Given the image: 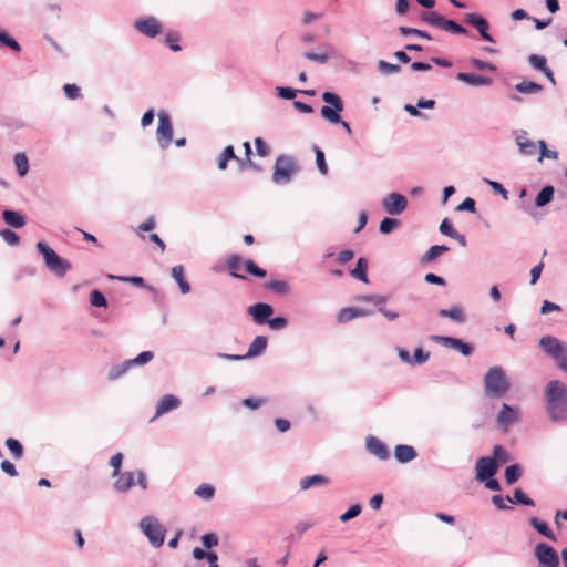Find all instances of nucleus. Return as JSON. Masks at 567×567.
Returning a JSON list of instances; mask_svg holds the SVG:
<instances>
[{
	"label": "nucleus",
	"mask_w": 567,
	"mask_h": 567,
	"mask_svg": "<svg viewBox=\"0 0 567 567\" xmlns=\"http://www.w3.org/2000/svg\"><path fill=\"white\" fill-rule=\"evenodd\" d=\"M265 286L267 289L280 296H285L289 292V285L285 280H270Z\"/></svg>",
	"instance_id": "nucleus-40"
},
{
	"label": "nucleus",
	"mask_w": 567,
	"mask_h": 567,
	"mask_svg": "<svg viewBox=\"0 0 567 567\" xmlns=\"http://www.w3.org/2000/svg\"><path fill=\"white\" fill-rule=\"evenodd\" d=\"M361 512H362V506L359 503L353 504L343 514H341L339 516V519L342 523H347V522L355 518L357 516H359L361 514Z\"/></svg>",
	"instance_id": "nucleus-48"
},
{
	"label": "nucleus",
	"mask_w": 567,
	"mask_h": 567,
	"mask_svg": "<svg viewBox=\"0 0 567 567\" xmlns=\"http://www.w3.org/2000/svg\"><path fill=\"white\" fill-rule=\"evenodd\" d=\"M515 90L522 94H537L542 92L543 85L533 81H522L515 85Z\"/></svg>",
	"instance_id": "nucleus-35"
},
{
	"label": "nucleus",
	"mask_w": 567,
	"mask_h": 567,
	"mask_svg": "<svg viewBox=\"0 0 567 567\" xmlns=\"http://www.w3.org/2000/svg\"><path fill=\"white\" fill-rule=\"evenodd\" d=\"M245 269L248 274L257 278H265L267 276V271L259 267L252 259L245 261Z\"/></svg>",
	"instance_id": "nucleus-45"
},
{
	"label": "nucleus",
	"mask_w": 567,
	"mask_h": 567,
	"mask_svg": "<svg viewBox=\"0 0 567 567\" xmlns=\"http://www.w3.org/2000/svg\"><path fill=\"white\" fill-rule=\"evenodd\" d=\"M230 159H236L237 162L240 161V158L236 156L234 147L228 145L224 148L219 156L218 168L220 171H225L227 168L228 161Z\"/></svg>",
	"instance_id": "nucleus-36"
},
{
	"label": "nucleus",
	"mask_w": 567,
	"mask_h": 567,
	"mask_svg": "<svg viewBox=\"0 0 567 567\" xmlns=\"http://www.w3.org/2000/svg\"><path fill=\"white\" fill-rule=\"evenodd\" d=\"M90 303L96 308L107 307V300L105 296L97 289H94L90 292Z\"/></svg>",
	"instance_id": "nucleus-46"
},
{
	"label": "nucleus",
	"mask_w": 567,
	"mask_h": 567,
	"mask_svg": "<svg viewBox=\"0 0 567 567\" xmlns=\"http://www.w3.org/2000/svg\"><path fill=\"white\" fill-rule=\"evenodd\" d=\"M158 126L156 131L157 142L161 148L165 150L168 147L173 137V125L171 116L165 111H159L158 114Z\"/></svg>",
	"instance_id": "nucleus-11"
},
{
	"label": "nucleus",
	"mask_w": 567,
	"mask_h": 567,
	"mask_svg": "<svg viewBox=\"0 0 567 567\" xmlns=\"http://www.w3.org/2000/svg\"><path fill=\"white\" fill-rule=\"evenodd\" d=\"M276 93L277 96L282 100H293L299 93V90L292 89L290 86H277Z\"/></svg>",
	"instance_id": "nucleus-54"
},
{
	"label": "nucleus",
	"mask_w": 567,
	"mask_h": 567,
	"mask_svg": "<svg viewBox=\"0 0 567 567\" xmlns=\"http://www.w3.org/2000/svg\"><path fill=\"white\" fill-rule=\"evenodd\" d=\"M35 248L43 257L47 268L56 277L62 278L71 270V262L60 257L45 241H38Z\"/></svg>",
	"instance_id": "nucleus-5"
},
{
	"label": "nucleus",
	"mask_w": 567,
	"mask_h": 567,
	"mask_svg": "<svg viewBox=\"0 0 567 567\" xmlns=\"http://www.w3.org/2000/svg\"><path fill=\"white\" fill-rule=\"evenodd\" d=\"M241 258L237 254H233L228 257L227 260V268L229 270V275L237 279H246V276L238 272V269L240 268Z\"/></svg>",
	"instance_id": "nucleus-33"
},
{
	"label": "nucleus",
	"mask_w": 567,
	"mask_h": 567,
	"mask_svg": "<svg viewBox=\"0 0 567 567\" xmlns=\"http://www.w3.org/2000/svg\"><path fill=\"white\" fill-rule=\"evenodd\" d=\"M511 388L502 367L496 365L488 369L484 375V391L486 395L502 398Z\"/></svg>",
	"instance_id": "nucleus-4"
},
{
	"label": "nucleus",
	"mask_w": 567,
	"mask_h": 567,
	"mask_svg": "<svg viewBox=\"0 0 567 567\" xmlns=\"http://www.w3.org/2000/svg\"><path fill=\"white\" fill-rule=\"evenodd\" d=\"M529 526H532L538 534L546 537L551 542H556L557 537L548 526V524L537 517H530L528 519Z\"/></svg>",
	"instance_id": "nucleus-24"
},
{
	"label": "nucleus",
	"mask_w": 567,
	"mask_h": 567,
	"mask_svg": "<svg viewBox=\"0 0 567 567\" xmlns=\"http://www.w3.org/2000/svg\"><path fill=\"white\" fill-rule=\"evenodd\" d=\"M492 457L497 462L498 466L501 464H505V463L509 462V460H511L508 452L502 445H495L493 447V456Z\"/></svg>",
	"instance_id": "nucleus-50"
},
{
	"label": "nucleus",
	"mask_w": 567,
	"mask_h": 567,
	"mask_svg": "<svg viewBox=\"0 0 567 567\" xmlns=\"http://www.w3.org/2000/svg\"><path fill=\"white\" fill-rule=\"evenodd\" d=\"M483 182L486 183L495 194L501 195L504 199L508 198V192L501 183L488 178H483Z\"/></svg>",
	"instance_id": "nucleus-61"
},
{
	"label": "nucleus",
	"mask_w": 567,
	"mask_h": 567,
	"mask_svg": "<svg viewBox=\"0 0 567 567\" xmlns=\"http://www.w3.org/2000/svg\"><path fill=\"white\" fill-rule=\"evenodd\" d=\"M267 324L269 326V328L271 330H281L287 327L288 320L286 317H282V316H278V317H274V318L270 317L269 321H267Z\"/></svg>",
	"instance_id": "nucleus-63"
},
{
	"label": "nucleus",
	"mask_w": 567,
	"mask_h": 567,
	"mask_svg": "<svg viewBox=\"0 0 567 567\" xmlns=\"http://www.w3.org/2000/svg\"><path fill=\"white\" fill-rule=\"evenodd\" d=\"M127 372L125 368H123L122 363L113 364L109 371L107 379L110 381H115Z\"/></svg>",
	"instance_id": "nucleus-64"
},
{
	"label": "nucleus",
	"mask_w": 567,
	"mask_h": 567,
	"mask_svg": "<svg viewBox=\"0 0 567 567\" xmlns=\"http://www.w3.org/2000/svg\"><path fill=\"white\" fill-rule=\"evenodd\" d=\"M0 45L7 47L14 52L21 51V45L19 42L3 30H0Z\"/></svg>",
	"instance_id": "nucleus-41"
},
{
	"label": "nucleus",
	"mask_w": 567,
	"mask_h": 567,
	"mask_svg": "<svg viewBox=\"0 0 567 567\" xmlns=\"http://www.w3.org/2000/svg\"><path fill=\"white\" fill-rule=\"evenodd\" d=\"M0 236L10 246H17L20 243V236L9 228L1 229Z\"/></svg>",
	"instance_id": "nucleus-56"
},
{
	"label": "nucleus",
	"mask_w": 567,
	"mask_h": 567,
	"mask_svg": "<svg viewBox=\"0 0 567 567\" xmlns=\"http://www.w3.org/2000/svg\"><path fill=\"white\" fill-rule=\"evenodd\" d=\"M475 471V480L483 482L485 478L494 476L497 473L498 464L493 457L482 456L476 461Z\"/></svg>",
	"instance_id": "nucleus-15"
},
{
	"label": "nucleus",
	"mask_w": 567,
	"mask_h": 567,
	"mask_svg": "<svg viewBox=\"0 0 567 567\" xmlns=\"http://www.w3.org/2000/svg\"><path fill=\"white\" fill-rule=\"evenodd\" d=\"M115 477L113 487L118 493H126L133 486H140L143 491L148 488L146 474L142 470L121 472Z\"/></svg>",
	"instance_id": "nucleus-6"
},
{
	"label": "nucleus",
	"mask_w": 567,
	"mask_h": 567,
	"mask_svg": "<svg viewBox=\"0 0 567 567\" xmlns=\"http://www.w3.org/2000/svg\"><path fill=\"white\" fill-rule=\"evenodd\" d=\"M408 207V199L404 195L400 193L392 192L383 197L382 199V208L389 215H400Z\"/></svg>",
	"instance_id": "nucleus-13"
},
{
	"label": "nucleus",
	"mask_w": 567,
	"mask_h": 567,
	"mask_svg": "<svg viewBox=\"0 0 567 567\" xmlns=\"http://www.w3.org/2000/svg\"><path fill=\"white\" fill-rule=\"evenodd\" d=\"M464 21L465 23L474 28L484 41L495 43V39L493 38L492 34L488 33L491 25L485 17L478 13H466L464 16Z\"/></svg>",
	"instance_id": "nucleus-12"
},
{
	"label": "nucleus",
	"mask_w": 567,
	"mask_h": 567,
	"mask_svg": "<svg viewBox=\"0 0 567 567\" xmlns=\"http://www.w3.org/2000/svg\"><path fill=\"white\" fill-rule=\"evenodd\" d=\"M421 19L429 25L439 28L452 34L467 33V30L463 25L458 24L454 20L445 19L435 11H423L421 14Z\"/></svg>",
	"instance_id": "nucleus-9"
},
{
	"label": "nucleus",
	"mask_w": 567,
	"mask_h": 567,
	"mask_svg": "<svg viewBox=\"0 0 567 567\" xmlns=\"http://www.w3.org/2000/svg\"><path fill=\"white\" fill-rule=\"evenodd\" d=\"M135 29L148 38H155L162 31V25L154 17L137 19L134 22Z\"/></svg>",
	"instance_id": "nucleus-17"
},
{
	"label": "nucleus",
	"mask_w": 567,
	"mask_h": 567,
	"mask_svg": "<svg viewBox=\"0 0 567 567\" xmlns=\"http://www.w3.org/2000/svg\"><path fill=\"white\" fill-rule=\"evenodd\" d=\"M274 307L266 302H257L247 308L256 324H266L274 313Z\"/></svg>",
	"instance_id": "nucleus-16"
},
{
	"label": "nucleus",
	"mask_w": 567,
	"mask_h": 567,
	"mask_svg": "<svg viewBox=\"0 0 567 567\" xmlns=\"http://www.w3.org/2000/svg\"><path fill=\"white\" fill-rule=\"evenodd\" d=\"M367 270H368V260L363 257H360L357 260L355 267L350 270V275L353 278H355L364 284H368L369 280H368Z\"/></svg>",
	"instance_id": "nucleus-30"
},
{
	"label": "nucleus",
	"mask_w": 567,
	"mask_h": 567,
	"mask_svg": "<svg viewBox=\"0 0 567 567\" xmlns=\"http://www.w3.org/2000/svg\"><path fill=\"white\" fill-rule=\"evenodd\" d=\"M449 251V247L445 245H433L430 249L422 256V262H431L436 259L440 255Z\"/></svg>",
	"instance_id": "nucleus-37"
},
{
	"label": "nucleus",
	"mask_w": 567,
	"mask_h": 567,
	"mask_svg": "<svg viewBox=\"0 0 567 567\" xmlns=\"http://www.w3.org/2000/svg\"><path fill=\"white\" fill-rule=\"evenodd\" d=\"M523 468L520 464L514 463L505 468L504 476L507 485L515 484L522 476Z\"/></svg>",
	"instance_id": "nucleus-32"
},
{
	"label": "nucleus",
	"mask_w": 567,
	"mask_h": 567,
	"mask_svg": "<svg viewBox=\"0 0 567 567\" xmlns=\"http://www.w3.org/2000/svg\"><path fill=\"white\" fill-rule=\"evenodd\" d=\"M107 278H110L112 280H118V281H124V282H132L133 285H135L137 287L146 288L150 291H155L154 287L146 285V282H145L143 277H138V276L124 277V276H115V275L109 274Z\"/></svg>",
	"instance_id": "nucleus-34"
},
{
	"label": "nucleus",
	"mask_w": 567,
	"mask_h": 567,
	"mask_svg": "<svg viewBox=\"0 0 567 567\" xmlns=\"http://www.w3.org/2000/svg\"><path fill=\"white\" fill-rule=\"evenodd\" d=\"M528 63L533 69L542 73L545 72V70L547 69V60L543 55L530 54L528 56Z\"/></svg>",
	"instance_id": "nucleus-44"
},
{
	"label": "nucleus",
	"mask_w": 567,
	"mask_h": 567,
	"mask_svg": "<svg viewBox=\"0 0 567 567\" xmlns=\"http://www.w3.org/2000/svg\"><path fill=\"white\" fill-rule=\"evenodd\" d=\"M181 37L178 32L171 31L165 37V43L169 47V49L174 52H179L182 47L177 43Z\"/></svg>",
	"instance_id": "nucleus-53"
},
{
	"label": "nucleus",
	"mask_w": 567,
	"mask_h": 567,
	"mask_svg": "<svg viewBox=\"0 0 567 567\" xmlns=\"http://www.w3.org/2000/svg\"><path fill=\"white\" fill-rule=\"evenodd\" d=\"M538 346L544 353L555 360L560 370L567 373V342L547 334L539 339Z\"/></svg>",
	"instance_id": "nucleus-3"
},
{
	"label": "nucleus",
	"mask_w": 567,
	"mask_h": 567,
	"mask_svg": "<svg viewBox=\"0 0 567 567\" xmlns=\"http://www.w3.org/2000/svg\"><path fill=\"white\" fill-rule=\"evenodd\" d=\"M2 219L6 224L13 228H21L25 225L27 220L23 214L12 209H4L2 212Z\"/></svg>",
	"instance_id": "nucleus-25"
},
{
	"label": "nucleus",
	"mask_w": 567,
	"mask_h": 567,
	"mask_svg": "<svg viewBox=\"0 0 567 567\" xmlns=\"http://www.w3.org/2000/svg\"><path fill=\"white\" fill-rule=\"evenodd\" d=\"M555 188L553 185L544 186L535 197V206L544 207L554 199Z\"/></svg>",
	"instance_id": "nucleus-29"
},
{
	"label": "nucleus",
	"mask_w": 567,
	"mask_h": 567,
	"mask_svg": "<svg viewBox=\"0 0 567 567\" xmlns=\"http://www.w3.org/2000/svg\"><path fill=\"white\" fill-rule=\"evenodd\" d=\"M203 546L210 550L213 547L218 545V537L215 533H207L200 537Z\"/></svg>",
	"instance_id": "nucleus-62"
},
{
	"label": "nucleus",
	"mask_w": 567,
	"mask_h": 567,
	"mask_svg": "<svg viewBox=\"0 0 567 567\" xmlns=\"http://www.w3.org/2000/svg\"><path fill=\"white\" fill-rule=\"evenodd\" d=\"M297 169V163L292 156L279 155L274 166L272 182L276 184H287L291 181Z\"/></svg>",
	"instance_id": "nucleus-8"
},
{
	"label": "nucleus",
	"mask_w": 567,
	"mask_h": 567,
	"mask_svg": "<svg viewBox=\"0 0 567 567\" xmlns=\"http://www.w3.org/2000/svg\"><path fill=\"white\" fill-rule=\"evenodd\" d=\"M399 225H400L399 219H395L392 217H384L379 225V231L381 234L386 235V234L392 233L395 228H398Z\"/></svg>",
	"instance_id": "nucleus-42"
},
{
	"label": "nucleus",
	"mask_w": 567,
	"mask_h": 567,
	"mask_svg": "<svg viewBox=\"0 0 567 567\" xmlns=\"http://www.w3.org/2000/svg\"><path fill=\"white\" fill-rule=\"evenodd\" d=\"M378 70L382 74L389 75V74L399 73L401 68L399 64H393V63L386 62L384 60H380L378 62Z\"/></svg>",
	"instance_id": "nucleus-52"
},
{
	"label": "nucleus",
	"mask_w": 567,
	"mask_h": 567,
	"mask_svg": "<svg viewBox=\"0 0 567 567\" xmlns=\"http://www.w3.org/2000/svg\"><path fill=\"white\" fill-rule=\"evenodd\" d=\"M544 401L550 422H567V385L563 381L550 380L546 384Z\"/></svg>",
	"instance_id": "nucleus-1"
},
{
	"label": "nucleus",
	"mask_w": 567,
	"mask_h": 567,
	"mask_svg": "<svg viewBox=\"0 0 567 567\" xmlns=\"http://www.w3.org/2000/svg\"><path fill=\"white\" fill-rule=\"evenodd\" d=\"M430 339L437 343V344H441L445 348H450L452 349L453 346L455 344L457 338L455 337H450V336H439V334H432L430 336Z\"/></svg>",
	"instance_id": "nucleus-55"
},
{
	"label": "nucleus",
	"mask_w": 567,
	"mask_h": 567,
	"mask_svg": "<svg viewBox=\"0 0 567 567\" xmlns=\"http://www.w3.org/2000/svg\"><path fill=\"white\" fill-rule=\"evenodd\" d=\"M184 267L182 265L174 266L172 268V277L177 282L182 293H188L190 291V285L185 279Z\"/></svg>",
	"instance_id": "nucleus-28"
},
{
	"label": "nucleus",
	"mask_w": 567,
	"mask_h": 567,
	"mask_svg": "<svg viewBox=\"0 0 567 567\" xmlns=\"http://www.w3.org/2000/svg\"><path fill=\"white\" fill-rule=\"evenodd\" d=\"M365 449L370 454L374 455L381 461L388 460L390 457L388 446L375 436L370 435L367 437Z\"/></svg>",
	"instance_id": "nucleus-18"
},
{
	"label": "nucleus",
	"mask_w": 567,
	"mask_h": 567,
	"mask_svg": "<svg viewBox=\"0 0 567 567\" xmlns=\"http://www.w3.org/2000/svg\"><path fill=\"white\" fill-rule=\"evenodd\" d=\"M267 344V337L257 336L249 344L248 351L246 352L247 359L261 355L266 351Z\"/></svg>",
	"instance_id": "nucleus-26"
},
{
	"label": "nucleus",
	"mask_w": 567,
	"mask_h": 567,
	"mask_svg": "<svg viewBox=\"0 0 567 567\" xmlns=\"http://www.w3.org/2000/svg\"><path fill=\"white\" fill-rule=\"evenodd\" d=\"M518 152L524 156H532L536 153V143L533 141L519 142Z\"/></svg>",
	"instance_id": "nucleus-60"
},
{
	"label": "nucleus",
	"mask_w": 567,
	"mask_h": 567,
	"mask_svg": "<svg viewBox=\"0 0 567 567\" xmlns=\"http://www.w3.org/2000/svg\"><path fill=\"white\" fill-rule=\"evenodd\" d=\"M534 556L538 567H558L560 563L556 549L546 543H539L535 546Z\"/></svg>",
	"instance_id": "nucleus-10"
},
{
	"label": "nucleus",
	"mask_w": 567,
	"mask_h": 567,
	"mask_svg": "<svg viewBox=\"0 0 567 567\" xmlns=\"http://www.w3.org/2000/svg\"><path fill=\"white\" fill-rule=\"evenodd\" d=\"M437 315L440 318H449L458 324H463L466 321V315L461 305H454L449 309H440Z\"/></svg>",
	"instance_id": "nucleus-21"
},
{
	"label": "nucleus",
	"mask_w": 567,
	"mask_h": 567,
	"mask_svg": "<svg viewBox=\"0 0 567 567\" xmlns=\"http://www.w3.org/2000/svg\"><path fill=\"white\" fill-rule=\"evenodd\" d=\"M327 484H329V478L322 474H315L311 476H306L302 480H300V483H299L300 488L302 491H306V489H308L310 487H315V486H324Z\"/></svg>",
	"instance_id": "nucleus-27"
},
{
	"label": "nucleus",
	"mask_w": 567,
	"mask_h": 567,
	"mask_svg": "<svg viewBox=\"0 0 567 567\" xmlns=\"http://www.w3.org/2000/svg\"><path fill=\"white\" fill-rule=\"evenodd\" d=\"M470 64L481 71L496 72L497 68L488 61H483L476 58L470 60Z\"/></svg>",
	"instance_id": "nucleus-57"
},
{
	"label": "nucleus",
	"mask_w": 567,
	"mask_h": 567,
	"mask_svg": "<svg viewBox=\"0 0 567 567\" xmlns=\"http://www.w3.org/2000/svg\"><path fill=\"white\" fill-rule=\"evenodd\" d=\"M181 405V400L173 395V394H165L157 403L156 406V413L152 421H154L156 417L177 409Z\"/></svg>",
	"instance_id": "nucleus-20"
},
{
	"label": "nucleus",
	"mask_w": 567,
	"mask_h": 567,
	"mask_svg": "<svg viewBox=\"0 0 567 567\" xmlns=\"http://www.w3.org/2000/svg\"><path fill=\"white\" fill-rule=\"evenodd\" d=\"M372 313L371 310L362 309V308H354V307H347L342 308L337 316V319L339 322H348L354 318L359 317H367Z\"/></svg>",
	"instance_id": "nucleus-22"
},
{
	"label": "nucleus",
	"mask_w": 567,
	"mask_h": 567,
	"mask_svg": "<svg viewBox=\"0 0 567 567\" xmlns=\"http://www.w3.org/2000/svg\"><path fill=\"white\" fill-rule=\"evenodd\" d=\"M140 529L154 548H159L165 540L166 529L154 516H145L138 523Z\"/></svg>",
	"instance_id": "nucleus-7"
},
{
	"label": "nucleus",
	"mask_w": 567,
	"mask_h": 567,
	"mask_svg": "<svg viewBox=\"0 0 567 567\" xmlns=\"http://www.w3.org/2000/svg\"><path fill=\"white\" fill-rule=\"evenodd\" d=\"M6 446L12 454L14 460H20L23 456V446L19 440L9 437L6 440Z\"/></svg>",
	"instance_id": "nucleus-38"
},
{
	"label": "nucleus",
	"mask_w": 567,
	"mask_h": 567,
	"mask_svg": "<svg viewBox=\"0 0 567 567\" xmlns=\"http://www.w3.org/2000/svg\"><path fill=\"white\" fill-rule=\"evenodd\" d=\"M430 358V352L424 351L421 347L416 348L414 350L413 355L411 357V364H423L425 363Z\"/></svg>",
	"instance_id": "nucleus-58"
},
{
	"label": "nucleus",
	"mask_w": 567,
	"mask_h": 567,
	"mask_svg": "<svg viewBox=\"0 0 567 567\" xmlns=\"http://www.w3.org/2000/svg\"><path fill=\"white\" fill-rule=\"evenodd\" d=\"M321 99L328 105L321 107L320 115L332 124H340L348 134H351L350 124L340 116V113L343 111L342 99L337 93L330 91L323 92Z\"/></svg>",
	"instance_id": "nucleus-2"
},
{
	"label": "nucleus",
	"mask_w": 567,
	"mask_h": 567,
	"mask_svg": "<svg viewBox=\"0 0 567 567\" xmlns=\"http://www.w3.org/2000/svg\"><path fill=\"white\" fill-rule=\"evenodd\" d=\"M506 499L512 504L523 505V506H535V502L525 494L520 488H515L513 492V496H506Z\"/></svg>",
	"instance_id": "nucleus-31"
},
{
	"label": "nucleus",
	"mask_w": 567,
	"mask_h": 567,
	"mask_svg": "<svg viewBox=\"0 0 567 567\" xmlns=\"http://www.w3.org/2000/svg\"><path fill=\"white\" fill-rule=\"evenodd\" d=\"M14 165L19 176L23 177L29 172V159L24 153H17L14 155Z\"/></svg>",
	"instance_id": "nucleus-39"
},
{
	"label": "nucleus",
	"mask_w": 567,
	"mask_h": 567,
	"mask_svg": "<svg viewBox=\"0 0 567 567\" xmlns=\"http://www.w3.org/2000/svg\"><path fill=\"white\" fill-rule=\"evenodd\" d=\"M195 495L206 501H209L215 495V487L210 484H202L195 489Z\"/></svg>",
	"instance_id": "nucleus-51"
},
{
	"label": "nucleus",
	"mask_w": 567,
	"mask_h": 567,
	"mask_svg": "<svg viewBox=\"0 0 567 567\" xmlns=\"http://www.w3.org/2000/svg\"><path fill=\"white\" fill-rule=\"evenodd\" d=\"M519 409L513 408L507 403L502 404V410L499 411L496 417L498 429H501L503 432H506L511 425L519 422Z\"/></svg>",
	"instance_id": "nucleus-14"
},
{
	"label": "nucleus",
	"mask_w": 567,
	"mask_h": 567,
	"mask_svg": "<svg viewBox=\"0 0 567 567\" xmlns=\"http://www.w3.org/2000/svg\"><path fill=\"white\" fill-rule=\"evenodd\" d=\"M456 80L470 86H489L493 83V79L489 76L467 72H458Z\"/></svg>",
	"instance_id": "nucleus-19"
},
{
	"label": "nucleus",
	"mask_w": 567,
	"mask_h": 567,
	"mask_svg": "<svg viewBox=\"0 0 567 567\" xmlns=\"http://www.w3.org/2000/svg\"><path fill=\"white\" fill-rule=\"evenodd\" d=\"M537 145L539 147L538 162H543L544 157L551 158V159H557L558 158V152L557 151L548 150L547 148V144H546V142L544 140H539L537 142Z\"/></svg>",
	"instance_id": "nucleus-49"
},
{
	"label": "nucleus",
	"mask_w": 567,
	"mask_h": 567,
	"mask_svg": "<svg viewBox=\"0 0 567 567\" xmlns=\"http://www.w3.org/2000/svg\"><path fill=\"white\" fill-rule=\"evenodd\" d=\"M416 456H417V452L411 445L399 444L394 449V457L399 463H402V464L409 463V462L413 461L414 458H416Z\"/></svg>",
	"instance_id": "nucleus-23"
},
{
	"label": "nucleus",
	"mask_w": 567,
	"mask_h": 567,
	"mask_svg": "<svg viewBox=\"0 0 567 567\" xmlns=\"http://www.w3.org/2000/svg\"><path fill=\"white\" fill-rule=\"evenodd\" d=\"M398 31L400 32V34H402L404 37L417 35V37L426 39V40H431L432 39V37H431V34L429 32L420 30V29H416V28L401 25V27L398 28Z\"/></svg>",
	"instance_id": "nucleus-43"
},
{
	"label": "nucleus",
	"mask_w": 567,
	"mask_h": 567,
	"mask_svg": "<svg viewBox=\"0 0 567 567\" xmlns=\"http://www.w3.org/2000/svg\"><path fill=\"white\" fill-rule=\"evenodd\" d=\"M315 153H316V164H317L319 172L323 175H327L328 165L326 162L324 153L318 146H315Z\"/></svg>",
	"instance_id": "nucleus-59"
},
{
	"label": "nucleus",
	"mask_w": 567,
	"mask_h": 567,
	"mask_svg": "<svg viewBox=\"0 0 567 567\" xmlns=\"http://www.w3.org/2000/svg\"><path fill=\"white\" fill-rule=\"evenodd\" d=\"M452 349L460 352L464 357H470L474 352V346L472 343L465 342L463 339L460 338H457Z\"/></svg>",
	"instance_id": "nucleus-47"
}]
</instances>
